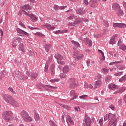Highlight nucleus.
<instances>
[{"label": "nucleus", "mask_w": 126, "mask_h": 126, "mask_svg": "<svg viewBox=\"0 0 126 126\" xmlns=\"http://www.w3.org/2000/svg\"><path fill=\"white\" fill-rule=\"evenodd\" d=\"M21 116L23 118V120H24V122H31L32 121V117H31L26 111L23 110L21 112Z\"/></svg>", "instance_id": "20e7f679"}, {"label": "nucleus", "mask_w": 126, "mask_h": 126, "mask_svg": "<svg viewBox=\"0 0 126 126\" xmlns=\"http://www.w3.org/2000/svg\"><path fill=\"white\" fill-rule=\"evenodd\" d=\"M102 84V82L100 80H97L96 82L94 83V88H99L100 86H101Z\"/></svg>", "instance_id": "412c9836"}, {"label": "nucleus", "mask_w": 126, "mask_h": 126, "mask_svg": "<svg viewBox=\"0 0 126 126\" xmlns=\"http://www.w3.org/2000/svg\"><path fill=\"white\" fill-rule=\"evenodd\" d=\"M22 40V38L17 37L16 39H15L13 41L12 46L13 47H15L18 45L19 40Z\"/></svg>", "instance_id": "dca6fc26"}, {"label": "nucleus", "mask_w": 126, "mask_h": 126, "mask_svg": "<svg viewBox=\"0 0 126 126\" xmlns=\"http://www.w3.org/2000/svg\"><path fill=\"white\" fill-rule=\"evenodd\" d=\"M101 77V75L99 74H97L96 76H95V79H100Z\"/></svg>", "instance_id": "4d7b16f0"}, {"label": "nucleus", "mask_w": 126, "mask_h": 126, "mask_svg": "<svg viewBox=\"0 0 126 126\" xmlns=\"http://www.w3.org/2000/svg\"><path fill=\"white\" fill-rule=\"evenodd\" d=\"M109 71V69H107V68H102L101 69V72L102 73H103L104 74H107Z\"/></svg>", "instance_id": "c756f323"}, {"label": "nucleus", "mask_w": 126, "mask_h": 126, "mask_svg": "<svg viewBox=\"0 0 126 126\" xmlns=\"http://www.w3.org/2000/svg\"><path fill=\"white\" fill-rule=\"evenodd\" d=\"M81 23H83V21H82V20L80 19H78L77 20H76V21L74 22V23L75 24V26L79 24H80Z\"/></svg>", "instance_id": "c9c22d12"}, {"label": "nucleus", "mask_w": 126, "mask_h": 126, "mask_svg": "<svg viewBox=\"0 0 126 126\" xmlns=\"http://www.w3.org/2000/svg\"><path fill=\"white\" fill-rule=\"evenodd\" d=\"M113 27L114 28H119L121 29H126V24H122V23H113Z\"/></svg>", "instance_id": "1a4fd4ad"}, {"label": "nucleus", "mask_w": 126, "mask_h": 126, "mask_svg": "<svg viewBox=\"0 0 126 126\" xmlns=\"http://www.w3.org/2000/svg\"><path fill=\"white\" fill-rule=\"evenodd\" d=\"M103 119H100L99 120V125L100 126H102L103 125Z\"/></svg>", "instance_id": "13d9d810"}, {"label": "nucleus", "mask_w": 126, "mask_h": 126, "mask_svg": "<svg viewBox=\"0 0 126 126\" xmlns=\"http://www.w3.org/2000/svg\"><path fill=\"white\" fill-rule=\"evenodd\" d=\"M116 12L119 17H122L124 14L123 11L121 9L116 11Z\"/></svg>", "instance_id": "5701e85b"}, {"label": "nucleus", "mask_w": 126, "mask_h": 126, "mask_svg": "<svg viewBox=\"0 0 126 126\" xmlns=\"http://www.w3.org/2000/svg\"><path fill=\"white\" fill-rule=\"evenodd\" d=\"M34 118L36 121H39L40 119L39 115L38 113H35L34 114Z\"/></svg>", "instance_id": "a878e982"}, {"label": "nucleus", "mask_w": 126, "mask_h": 126, "mask_svg": "<svg viewBox=\"0 0 126 126\" xmlns=\"http://www.w3.org/2000/svg\"><path fill=\"white\" fill-rule=\"evenodd\" d=\"M19 25H20V26H21V27H22V28H26L25 26L23 24V23L20 22Z\"/></svg>", "instance_id": "0e129e2a"}, {"label": "nucleus", "mask_w": 126, "mask_h": 126, "mask_svg": "<svg viewBox=\"0 0 126 126\" xmlns=\"http://www.w3.org/2000/svg\"><path fill=\"white\" fill-rule=\"evenodd\" d=\"M112 8L114 10H115L116 11H117L118 10H119L121 9L119 5L116 3H113L112 5Z\"/></svg>", "instance_id": "2eb2a0df"}, {"label": "nucleus", "mask_w": 126, "mask_h": 126, "mask_svg": "<svg viewBox=\"0 0 126 126\" xmlns=\"http://www.w3.org/2000/svg\"><path fill=\"white\" fill-rule=\"evenodd\" d=\"M53 60V57L52 56H51V57H49L47 60V61H48L49 62V64L50 63H51Z\"/></svg>", "instance_id": "603ef678"}, {"label": "nucleus", "mask_w": 126, "mask_h": 126, "mask_svg": "<svg viewBox=\"0 0 126 126\" xmlns=\"http://www.w3.org/2000/svg\"><path fill=\"white\" fill-rule=\"evenodd\" d=\"M74 110H75V113H78V112H80V108L79 107H74Z\"/></svg>", "instance_id": "ea45409f"}, {"label": "nucleus", "mask_w": 126, "mask_h": 126, "mask_svg": "<svg viewBox=\"0 0 126 126\" xmlns=\"http://www.w3.org/2000/svg\"><path fill=\"white\" fill-rule=\"evenodd\" d=\"M119 48L123 51H125L126 50V45L124 44H122L119 46Z\"/></svg>", "instance_id": "bb28decb"}, {"label": "nucleus", "mask_w": 126, "mask_h": 126, "mask_svg": "<svg viewBox=\"0 0 126 126\" xmlns=\"http://www.w3.org/2000/svg\"><path fill=\"white\" fill-rule=\"evenodd\" d=\"M84 43L85 44H88L89 43V46L92 47V41L91 40H90L89 38H85L84 40Z\"/></svg>", "instance_id": "f3484780"}, {"label": "nucleus", "mask_w": 126, "mask_h": 126, "mask_svg": "<svg viewBox=\"0 0 126 126\" xmlns=\"http://www.w3.org/2000/svg\"><path fill=\"white\" fill-rule=\"evenodd\" d=\"M45 87H48V88H50L51 89H55V88H56L55 87H53V86H49V85H45Z\"/></svg>", "instance_id": "864d4df0"}, {"label": "nucleus", "mask_w": 126, "mask_h": 126, "mask_svg": "<svg viewBox=\"0 0 126 126\" xmlns=\"http://www.w3.org/2000/svg\"><path fill=\"white\" fill-rule=\"evenodd\" d=\"M20 79H27L28 78V77H25L24 76L23 74H21L19 75V77L18 78Z\"/></svg>", "instance_id": "473e14b6"}, {"label": "nucleus", "mask_w": 126, "mask_h": 126, "mask_svg": "<svg viewBox=\"0 0 126 126\" xmlns=\"http://www.w3.org/2000/svg\"><path fill=\"white\" fill-rule=\"evenodd\" d=\"M28 27L29 29H30L31 30H38V29L37 28H34V27H31V26H28Z\"/></svg>", "instance_id": "09e8293b"}, {"label": "nucleus", "mask_w": 126, "mask_h": 126, "mask_svg": "<svg viewBox=\"0 0 126 126\" xmlns=\"http://www.w3.org/2000/svg\"><path fill=\"white\" fill-rule=\"evenodd\" d=\"M73 19H74V16L73 15H71L67 18V20H73Z\"/></svg>", "instance_id": "de8ad7c7"}, {"label": "nucleus", "mask_w": 126, "mask_h": 126, "mask_svg": "<svg viewBox=\"0 0 126 126\" xmlns=\"http://www.w3.org/2000/svg\"><path fill=\"white\" fill-rule=\"evenodd\" d=\"M66 122L67 123V124L70 123V124H72V125L74 124V122H73V121L71 120V118L70 115H67L66 116Z\"/></svg>", "instance_id": "6ab92c4d"}, {"label": "nucleus", "mask_w": 126, "mask_h": 126, "mask_svg": "<svg viewBox=\"0 0 126 126\" xmlns=\"http://www.w3.org/2000/svg\"><path fill=\"white\" fill-rule=\"evenodd\" d=\"M98 52H99L100 53H101V57H101V58H100V59L101 60H104L105 59V56H104V53L102 52V50H100V49H98Z\"/></svg>", "instance_id": "7c9ffc66"}, {"label": "nucleus", "mask_w": 126, "mask_h": 126, "mask_svg": "<svg viewBox=\"0 0 126 126\" xmlns=\"http://www.w3.org/2000/svg\"><path fill=\"white\" fill-rule=\"evenodd\" d=\"M22 9L24 14L30 17L33 22L35 23L37 21V18L33 14H31L30 15L29 14V12H31L32 9V7L30 5H25L23 6Z\"/></svg>", "instance_id": "f257e3e1"}, {"label": "nucleus", "mask_w": 126, "mask_h": 126, "mask_svg": "<svg viewBox=\"0 0 126 126\" xmlns=\"http://www.w3.org/2000/svg\"><path fill=\"white\" fill-rule=\"evenodd\" d=\"M2 97L7 103L14 106L17 107L19 105L18 102L16 100H15L10 95L4 94L2 95Z\"/></svg>", "instance_id": "7ed1b4c3"}, {"label": "nucleus", "mask_w": 126, "mask_h": 126, "mask_svg": "<svg viewBox=\"0 0 126 126\" xmlns=\"http://www.w3.org/2000/svg\"><path fill=\"white\" fill-rule=\"evenodd\" d=\"M89 84L87 82H85V88H89Z\"/></svg>", "instance_id": "680f3d73"}, {"label": "nucleus", "mask_w": 126, "mask_h": 126, "mask_svg": "<svg viewBox=\"0 0 126 126\" xmlns=\"http://www.w3.org/2000/svg\"><path fill=\"white\" fill-rule=\"evenodd\" d=\"M8 90H9V91H10V92H11L13 94H16V92L13 90V89H12V88L9 87V88H8Z\"/></svg>", "instance_id": "79ce46f5"}, {"label": "nucleus", "mask_w": 126, "mask_h": 126, "mask_svg": "<svg viewBox=\"0 0 126 126\" xmlns=\"http://www.w3.org/2000/svg\"><path fill=\"white\" fill-rule=\"evenodd\" d=\"M35 35L36 36H39V37H43L44 36V35L42 34L41 33L38 32L35 33Z\"/></svg>", "instance_id": "58836bf2"}, {"label": "nucleus", "mask_w": 126, "mask_h": 126, "mask_svg": "<svg viewBox=\"0 0 126 126\" xmlns=\"http://www.w3.org/2000/svg\"><path fill=\"white\" fill-rule=\"evenodd\" d=\"M19 50L23 53H25V46L22 43H20V45H19Z\"/></svg>", "instance_id": "aec40b11"}, {"label": "nucleus", "mask_w": 126, "mask_h": 126, "mask_svg": "<svg viewBox=\"0 0 126 126\" xmlns=\"http://www.w3.org/2000/svg\"><path fill=\"white\" fill-rule=\"evenodd\" d=\"M45 28L47 29L49 31H53L55 30V27L54 26H52L49 24H47L45 25Z\"/></svg>", "instance_id": "a211bd4d"}, {"label": "nucleus", "mask_w": 126, "mask_h": 126, "mask_svg": "<svg viewBox=\"0 0 126 126\" xmlns=\"http://www.w3.org/2000/svg\"><path fill=\"white\" fill-rule=\"evenodd\" d=\"M123 63V61L115 62L109 63V65H114L116 63Z\"/></svg>", "instance_id": "c03bdc74"}, {"label": "nucleus", "mask_w": 126, "mask_h": 126, "mask_svg": "<svg viewBox=\"0 0 126 126\" xmlns=\"http://www.w3.org/2000/svg\"><path fill=\"white\" fill-rule=\"evenodd\" d=\"M125 81H126V74L124 76H123L122 77H121L119 80V81L120 82H123Z\"/></svg>", "instance_id": "2f4dec72"}, {"label": "nucleus", "mask_w": 126, "mask_h": 126, "mask_svg": "<svg viewBox=\"0 0 126 126\" xmlns=\"http://www.w3.org/2000/svg\"><path fill=\"white\" fill-rule=\"evenodd\" d=\"M71 42L76 48L80 47V44L78 42L75 41L74 40H72Z\"/></svg>", "instance_id": "cd10ccee"}, {"label": "nucleus", "mask_w": 126, "mask_h": 126, "mask_svg": "<svg viewBox=\"0 0 126 126\" xmlns=\"http://www.w3.org/2000/svg\"><path fill=\"white\" fill-rule=\"evenodd\" d=\"M123 40L122 38H120L119 39L118 42V45L119 46H120V45H121L122 43H123Z\"/></svg>", "instance_id": "a18cd8bd"}, {"label": "nucleus", "mask_w": 126, "mask_h": 126, "mask_svg": "<svg viewBox=\"0 0 126 126\" xmlns=\"http://www.w3.org/2000/svg\"><path fill=\"white\" fill-rule=\"evenodd\" d=\"M70 96L72 98L70 99V101L72 100H74L76 98H77L78 95L75 94V91L73 90H72L70 93Z\"/></svg>", "instance_id": "ddd939ff"}, {"label": "nucleus", "mask_w": 126, "mask_h": 126, "mask_svg": "<svg viewBox=\"0 0 126 126\" xmlns=\"http://www.w3.org/2000/svg\"><path fill=\"white\" fill-rule=\"evenodd\" d=\"M61 106H62L63 108H65L66 110H70V107L68 106L67 105H61Z\"/></svg>", "instance_id": "4c0bfd02"}, {"label": "nucleus", "mask_w": 126, "mask_h": 126, "mask_svg": "<svg viewBox=\"0 0 126 126\" xmlns=\"http://www.w3.org/2000/svg\"><path fill=\"white\" fill-rule=\"evenodd\" d=\"M13 75L15 76V77H17L18 78V77H19V71L15 72L13 74Z\"/></svg>", "instance_id": "37998d69"}, {"label": "nucleus", "mask_w": 126, "mask_h": 126, "mask_svg": "<svg viewBox=\"0 0 126 126\" xmlns=\"http://www.w3.org/2000/svg\"><path fill=\"white\" fill-rule=\"evenodd\" d=\"M17 32H18L19 34H24L27 36H29L30 35L29 33L27 32L23 31L19 28H17Z\"/></svg>", "instance_id": "f8f14e48"}, {"label": "nucleus", "mask_w": 126, "mask_h": 126, "mask_svg": "<svg viewBox=\"0 0 126 126\" xmlns=\"http://www.w3.org/2000/svg\"><path fill=\"white\" fill-rule=\"evenodd\" d=\"M51 47L52 46L50 44H46L44 46L45 50L47 52H49L50 49L51 48Z\"/></svg>", "instance_id": "4be33fe9"}, {"label": "nucleus", "mask_w": 126, "mask_h": 126, "mask_svg": "<svg viewBox=\"0 0 126 126\" xmlns=\"http://www.w3.org/2000/svg\"><path fill=\"white\" fill-rule=\"evenodd\" d=\"M73 57L76 61H79L84 58V55L79 53V52H74Z\"/></svg>", "instance_id": "6e6552de"}, {"label": "nucleus", "mask_w": 126, "mask_h": 126, "mask_svg": "<svg viewBox=\"0 0 126 126\" xmlns=\"http://www.w3.org/2000/svg\"><path fill=\"white\" fill-rule=\"evenodd\" d=\"M50 71H51V74L53 75L55 73V65L52 64L51 65L50 68Z\"/></svg>", "instance_id": "393cba45"}, {"label": "nucleus", "mask_w": 126, "mask_h": 126, "mask_svg": "<svg viewBox=\"0 0 126 126\" xmlns=\"http://www.w3.org/2000/svg\"><path fill=\"white\" fill-rule=\"evenodd\" d=\"M55 58L57 60V62L59 64L62 65L65 64L64 59L63 56L57 54L55 55Z\"/></svg>", "instance_id": "423d86ee"}, {"label": "nucleus", "mask_w": 126, "mask_h": 126, "mask_svg": "<svg viewBox=\"0 0 126 126\" xmlns=\"http://www.w3.org/2000/svg\"><path fill=\"white\" fill-rule=\"evenodd\" d=\"M49 62L47 61L45 66L44 71H47L49 68Z\"/></svg>", "instance_id": "f704fd0d"}, {"label": "nucleus", "mask_w": 126, "mask_h": 126, "mask_svg": "<svg viewBox=\"0 0 126 126\" xmlns=\"http://www.w3.org/2000/svg\"><path fill=\"white\" fill-rule=\"evenodd\" d=\"M68 26L74 27L75 26V23H69L67 25Z\"/></svg>", "instance_id": "3c124183"}, {"label": "nucleus", "mask_w": 126, "mask_h": 126, "mask_svg": "<svg viewBox=\"0 0 126 126\" xmlns=\"http://www.w3.org/2000/svg\"><path fill=\"white\" fill-rule=\"evenodd\" d=\"M109 108L112 110H114V109H115V106L113 104H111L110 106H109Z\"/></svg>", "instance_id": "bf43d9fd"}, {"label": "nucleus", "mask_w": 126, "mask_h": 126, "mask_svg": "<svg viewBox=\"0 0 126 126\" xmlns=\"http://www.w3.org/2000/svg\"><path fill=\"white\" fill-rule=\"evenodd\" d=\"M92 120L90 117L86 116L83 124V126H91Z\"/></svg>", "instance_id": "0eeeda50"}, {"label": "nucleus", "mask_w": 126, "mask_h": 126, "mask_svg": "<svg viewBox=\"0 0 126 126\" xmlns=\"http://www.w3.org/2000/svg\"><path fill=\"white\" fill-rule=\"evenodd\" d=\"M104 121H107L109 119V122L108 126H116L117 125V118L115 114L109 113L106 114L104 117Z\"/></svg>", "instance_id": "f03ea898"}, {"label": "nucleus", "mask_w": 126, "mask_h": 126, "mask_svg": "<svg viewBox=\"0 0 126 126\" xmlns=\"http://www.w3.org/2000/svg\"><path fill=\"white\" fill-rule=\"evenodd\" d=\"M108 88L111 90H115L116 89H118L119 87L115 84H110L108 85Z\"/></svg>", "instance_id": "4468645a"}, {"label": "nucleus", "mask_w": 126, "mask_h": 126, "mask_svg": "<svg viewBox=\"0 0 126 126\" xmlns=\"http://www.w3.org/2000/svg\"><path fill=\"white\" fill-rule=\"evenodd\" d=\"M66 6H61L59 7L60 9L63 10V9H65V8H66Z\"/></svg>", "instance_id": "052dcab7"}, {"label": "nucleus", "mask_w": 126, "mask_h": 126, "mask_svg": "<svg viewBox=\"0 0 126 126\" xmlns=\"http://www.w3.org/2000/svg\"><path fill=\"white\" fill-rule=\"evenodd\" d=\"M118 37V34H115L112 36L109 41V44L113 45L116 44V39Z\"/></svg>", "instance_id": "9d476101"}, {"label": "nucleus", "mask_w": 126, "mask_h": 126, "mask_svg": "<svg viewBox=\"0 0 126 126\" xmlns=\"http://www.w3.org/2000/svg\"><path fill=\"white\" fill-rule=\"evenodd\" d=\"M4 76L2 73H0V81L1 80L2 78Z\"/></svg>", "instance_id": "338daca9"}, {"label": "nucleus", "mask_w": 126, "mask_h": 126, "mask_svg": "<svg viewBox=\"0 0 126 126\" xmlns=\"http://www.w3.org/2000/svg\"><path fill=\"white\" fill-rule=\"evenodd\" d=\"M79 97L80 99H83L85 100V98L86 97H87V95H83L80 96Z\"/></svg>", "instance_id": "6e6d98bb"}, {"label": "nucleus", "mask_w": 126, "mask_h": 126, "mask_svg": "<svg viewBox=\"0 0 126 126\" xmlns=\"http://www.w3.org/2000/svg\"><path fill=\"white\" fill-rule=\"evenodd\" d=\"M38 76V74L37 73H34L32 77V79H35Z\"/></svg>", "instance_id": "a19ab883"}, {"label": "nucleus", "mask_w": 126, "mask_h": 126, "mask_svg": "<svg viewBox=\"0 0 126 126\" xmlns=\"http://www.w3.org/2000/svg\"><path fill=\"white\" fill-rule=\"evenodd\" d=\"M12 115L13 113L11 111H5L3 112L2 116L4 120L8 122L11 120Z\"/></svg>", "instance_id": "39448f33"}, {"label": "nucleus", "mask_w": 126, "mask_h": 126, "mask_svg": "<svg viewBox=\"0 0 126 126\" xmlns=\"http://www.w3.org/2000/svg\"><path fill=\"white\" fill-rule=\"evenodd\" d=\"M77 82L74 79H71L70 82V87L72 88H75V87H77Z\"/></svg>", "instance_id": "9b49d317"}, {"label": "nucleus", "mask_w": 126, "mask_h": 126, "mask_svg": "<svg viewBox=\"0 0 126 126\" xmlns=\"http://www.w3.org/2000/svg\"><path fill=\"white\" fill-rule=\"evenodd\" d=\"M48 124L50 126H57V124L53 120H49Z\"/></svg>", "instance_id": "c85d7f7f"}, {"label": "nucleus", "mask_w": 126, "mask_h": 126, "mask_svg": "<svg viewBox=\"0 0 126 126\" xmlns=\"http://www.w3.org/2000/svg\"><path fill=\"white\" fill-rule=\"evenodd\" d=\"M60 78H55V79L50 80V82L52 83H55V82H58L60 81Z\"/></svg>", "instance_id": "e433bc0d"}, {"label": "nucleus", "mask_w": 126, "mask_h": 126, "mask_svg": "<svg viewBox=\"0 0 126 126\" xmlns=\"http://www.w3.org/2000/svg\"><path fill=\"white\" fill-rule=\"evenodd\" d=\"M69 66L66 65L63 67V71L64 73H66L69 71Z\"/></svg>", "instance_id": "b1692460"}, {"label": "nucleus", "mask_w": 126, "mask_h": 126, "mask_svg": "<svg viewBox=\"0 0 126 126\" xmlns=\"http://www.w3.org/2000/svg\"><path fill=\"white\" fill-rule=\"evenodd\" d=\"M84 3H85V5L86 6L88 5V0H84Z\"/></svg>", "instance_id": "774afa93"}, {"label": "nucleus", "mask_w": 126, "mask_h": 126, "mask_svg": "<svg viewBox=\"0 0 126 126\" xmlns=\"http://www.w3.org/2000/svg\"><path fill=\"white\" fill-rule=\"evenodd\" d=\"M118 69L120 70H123L125 69V67L123 65H120L118 67Z\"/></svg>", "instance_id": "5fc2aeb1"}, {"label": "nucleus", "mask_w": 126, "mask_h": 126, "mask_svg": "<svg viewBox=\"0 0 126 126\" xmlns=\"http://www.w3.org/2000/svg\"><path fill=\"white\" fill-rule=\"evenodd\" d=\"M67 32H68L67 30H64L61 31V33L62 34V33H66Z\"/></svg>", "instance_id": "69168bd1"}, {"label": "nucleus", "mask_w": 126, "mask_h": 126, "mask_svg": "<svg viewBox=\"0 0 126 126\" xmlns=\"http://www.w3.org/2000/svg\"><path fill=\"white\" fill-rule=\"evenodd\" d=\"M115 76H121L122 75H123V72H120L119 73H117L114 74Z\"/></svg>", "instance_id": "8fccbe9b"}, {"label": "nucleus", "mask_w": 126, "mask_h": 126, "mask_svg": "<svg viewBox=\"0 0 126 126\" xmlns=\"http://www.w3.org/2000/svg\"><path fill=\"white\" fill-rule=\"evenodd\" d=\"M83 11H84V10L83 8H80L76 10V13H78V14H82Z\"/></svg>", "instance_id": "72a5a7b5"}, {"label": "nucleus", "mask_w": 126, "mask_h": 126, "mask_svg": "<svg viewBox=\"0 0 126 126\" xmlns=\"http://www.w3.org/2000/svg\"><path fill=\"white\" fill-rule=\"evenodd\" d=\"M111 78V77L110 76H106V77H105V80L106 81H108L109 79H110Z\"/></svg>", "instance_id": "e2e57ef3"}, {"label": "nucleus", "mask_w": 126, "mask_h": 126, "mask_svg": "<svg viewBox=\"0 0 126 126\" xmlns=\"http://www.w3.org/2000/svg\"><path fill=\"white\" fill-rule=\"evenodd\" d=\"M126 88L124 87L120 89V92L124 93V92H125V91H126Z\"/></svg>", "instance_id": "49530a36"}]
</instances>
